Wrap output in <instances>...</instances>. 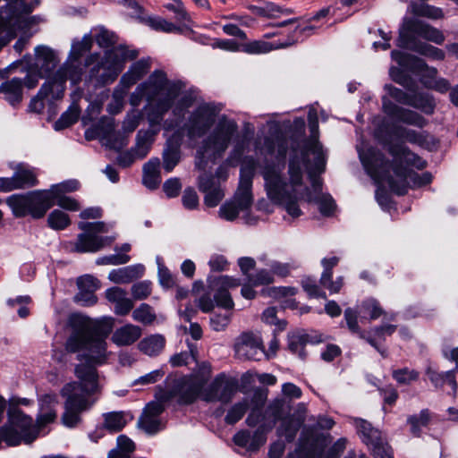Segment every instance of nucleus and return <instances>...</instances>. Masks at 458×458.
I'll return each mask as SVG.
<instances>
[{"mask_svg":"<svg viewBox=\"0 0 458 458\" xmlns=\"http://www.w3.org/2000/svg\"><path fill=\"white\" fill-rule=\"evenodd\" d=\"M411 13L417 16L427 17L432 20L444 18V13L441 8L427 4H412L411 5Z\"/></svg>","mask_w":458,"mask_h":458,"instance_id":"nucleus-41","label":"nucleus"},{"mask_svg":"<svg viewBox=\"0 0 458 458\" xmlns=\"http://www.w3.org/2000/svg\"><path fill=\"white\" fill-rule=\"evenodd\" d=\"M55 52L47 47L38 46L35 48L34 70L48 74L56 66Z\"/></svg>","mask_w":458,"mask_h":458,"instance_id":"nucleus-25","label":"nucleus"},{"mask_svg":"<svg viewBox=\"0 0 458 458\" xmlns=\"http://www.w3.org/2000/svg\"><path fill=\"white\" fill-rule=\"evenodd\" d=\"M71 224L70 216L60 209L53 210L47 217V225L54 230H64Z\"/></svg>","mask_w":458,"mask_h":458,"instance_id":"nucleus-43","label":"nucleus"},{"mask_svg":"<svg viewBox=\"0 0 458 458\" xmlns=\"http://www.w3.org/2000/svg\"><path fill=\"white\" fill-rule=\"evenodd\" d=\"M106 298L114 305V311L120 316L127 315L133 308V301L128 297L125 290L111 287L105 293Z\"/></svg>","mask_w":458,"mask_h":458,"instance_id":"nucleus-22","label":"nucleus"},{"mask_svg":"<svg viewBox=\"0 0 458 458\" xmlns=\"http://www.w3.org/2000/svg\"><path fill=\"white\" fill-rule=\"evenodd\" d=\"M411 34H416L437 45H442L445 41V36L438 29L421 21L405 19L399 31L397 46L399 47H408L409 44L416 42Z\"/></svg>","mask_w":458,"mask_h":458,"instance_id":"nucleus-13","label":"nucleus"},{"mask_svg":"<svg viewBox=\"0 0 458 458\" xmlns=\"http://www.w3.org/2000/svg\"><path fill=\"white\" fill-rule=\"evenodd\" d=\"M127 89L123 87H117L114 93L112 102L108 105V110L112 114L119 113L123 106V97Z\"/></svg>","mask_w":458,"mask_h":458,"instance_id":"nucleus-64","label":"nucleus"},{"mask_svg":"<svg viewBox=\"0 0 458 458\" xmlns=\"http://www.w3.org/2000/svg\"><path fill=\"white\" fill-rule=\"evenodd\" d=\"M267 265L271 269L274 276L280 277L289 276L291 271L298 267L294 262H281L278 260H269Z\"/></svg>","mask_w":458,"mask_h":458,"instance_id":"nucleus-50","label":"nucleus"},{"mask_svg":"<svg viewBox=\"0 0 458 458\" xmlns=\"http://www.w3.org/2000/svg\"><path fill=\"white\" fill-rule=\"evenodd\" d=\"M65 78L59 77L55 73V77L45 82L38 94L30 100L29 109L34 113H41L47 103L52 107L54 101L63 98L65 90Z\"/></svg>","mask_w":458,"mask_h":458,"instance_id":"nucleus-14","label":"nucleus"},{"mask_svg":"<svg viewBox=\"0 0 458 458\" xmlns=\"http://www.w3.org/2000/svg\"><path fill=\"white\" fill-rule=\"evenodd\" d=\"M138 51L118 46L105 52L100 62L91 69V77H96L101 84L112 83L123 71L127 61L137 57Z\"/></svg>","mask_w":458,"mask_h":458,"instance_id":"nucleus-10","label":"nucleus"},{"mask_svg":"<svg viewBox=\"0 0 458 458\" xmlns=\"http://www.w3.org/2000/svg\"><path fill=\"white\" fill-rule=\"evenodd\" d=\"M312 27L307 26L305 28H298L295 27L293 30V35L290 36L287 40L284 42L278 43H270L263 40H254L249 43H246L242 46V51L247 54L251 55H260L267 54L272 50L285 48L294 45L299 40V36L306 31L311 30Z\"/></svg>","mask_w":458,"mask_h":458,"instance_id":"nucleus-17","label":"nucleus"},{"mask_svg":"<svg viewBox=\"0 0 458 458\" xmlns=\"http://www.w3.org/2000/svg\"><path fill=\"white\" fill-rule=\"evenodd\" d=\"M382 106L387 115L400 122L420 128L426 124V120L418 113L397 106L392 101H389L386 97H382Z\"/></svg>","mask_w":458,"mask_h":458,"instance_id":"nucleus-18","label":"nucleus"},{"mask_svg":"<svg viewBox=\"0 0 458 458\" xmlns=\"http://www.w3.org/2000/svg\"><path fill=\"white\" fill-rule=\"evenodd\" d=\"M145 267L141 264L113 269L108 275V279L115 284H128L143 276Z\"/></svg>","mask_w":458,"mask_h":458,"instance_id":"nucleus-26","label":"nucleus"},{"mask_svg":"<svg viewBox=\"0 0 458 458\" xmlns=\"http://www.w3.org/2000/svg\"><path fill=\"white\" fill-rule=\"evenodd\" d=\"M408 106L420 109L426 114H431L434 110L433 100L428 96L422 94L411 96Z\"/></svg>","mask_w":458,"mask_h":458,"instance_id":"nucleus-53","label":"nucleus"},{"mask_svg":"<svg viewBox=\"0 0 458 458\" xmlns=\"http://www.w3.org/2000/svg\"><path fill=\"white\" fill-rule=\"evenodd\" d=\"M6 408L5 399L0 395V421ZM37 438L32 418L25 415L17 407L11 406L8 410V421L0 428V443L4 442L10 446L21 443L30 444Z\"/></svg>","mask_w":458,"mask_h":458,"instance_id":"nucleus-7","label":"nucleus"},{"mask_svg":"<svg viewBox=\"0 0 458 458\" xmlns=\"http://www.w3.org/2000/svg\"><path fill=\"white\" fill-rule=\"evenodd\" d=\"M132 318L135 321L149 325L156 319V315L149 305L142 303L133 310Z\"/></svg>","mask_w":458,"mask_h":458,"instance_id":"nucleus-51","label":"nucleus"},{"mask_svg":"<svg viewBox=\"0 0 458 458\" xmlns=\"http://www.w3.org/2000/svg\"><path fill=\"white\" fill-rule=\"evenodd\" d=\"M142 335L141 328L133 324H126L114 330L111 340L117 346H128L137 342Z\"/></svg>","mask_w":458,"mask_h":458,"instance_id":"nucleus-24","label":"nucleus"},{"mask_svg":"<svg viewBox=\"0 0 458 458\" xmlns=\"http://www.w3.org/2000/svg\"><path fill=\"white\" fill-rule=\"evenodd\" d=\"M232 310H225V313H214L209 319L210 327L216 332L225 331L232 319Z\"/></svg>","mask_w":458,"mask_h":458,"instance_id":"nucleus-47","label":"nucleus"},{"mask_svg":"<svg viewBox=\"0 0 458 458\" xmlns=\"http://www.w3.org/2000/svg\"><path fill=\"white\" fill-rule=\"evenodd\" d=\"M146 23L155 30H159L166 33L181 31L180 27L159 16L148 17L146 20Z\"/></svg>","mask_w":458,"mask_h":458,"instance_id":"nucleus-44","label":"nucleus"},{"mask_svg":"<svg viewBox=\"0 0 458 458\" xmlns=\"http://www.w3.org/2000/svg\"><path fill=\"white\" fill-rule=\"evenodd\" d=\"M65 350L77 353L78 359L86 363L75 368L79 382L68 383L61 390L65 398L62 421L64 426L73 428L80 423L81 413L94 403L89 399L98 387L94 366L105 363L108 352L105 337L98 333L96 323L82 316L72 318V332L66 340Z\"/></svg>","mask_w":458,"mask_h":458,"instance_id":"nucleus-2","label":"nucleus"},{"mask_svg":"<svg viewBox=\"0 0 458 458\" xmlns=\"http://www.w3.org/2000/svg\"><path fill=\"white\" fill-rule=\"evenodd\" d=\"M391 57L401 67L408 69L413 72H421V81L426 78L428 80H436L437 77V70L434 67H429L420 58L412 55L406 54L398 50L391 52Z\"/></svg>","mask_w":458,"mask_h":458,"instance_id":"nucleus-16","label":"nucleus"},{"mask_svg":"<svg viewBox=\"0 0 458 458\" xmlns=\"http://www.w3.org/2000/svg\"><path fill=\"white\" fill-rule=\"evenodd\" d=\"M80 114L81 110L79 106L75 104H72L54 123V129L55 131H61L71 126L77 122Z\"/></svg>","mask_w":458,"mask_h":458,"instance_id":"nucleus-40","label":"nucleus"},{"mask_svg":"<svg viewBox=\"0 0 458 458\" xmlns=\"http://www.w3.org/2000/svg\"><path fill=\"white\" fill-rule=\"evenodd\" d=\"M146 105L143 112L151 128L160 126L165 114L173 107L174 115H182L192 107L197 96L192 92L183 91L179 82L171 81L162 71L153 72L148 79L140 83L130 95L129 103L140 106L143 100Z\"/></svg>","mask_w":458,"mask_h":458,"instance_id":"nucleus-4","label":"nucleus"},{"mask_svg":"<svg viewBox=\"0 0 458 458\" xmlns=\"http://www.w3.org/2000/svg\"><path fill=\"white\" fill-rule=\"evenodd\" d=\"M308 342L307 336L300 334H293L288 337V346L290 351L297 354L301 359L306 357L304 347Z\"/></svg>","mask_w":458,"mask_h":458,"instance_id":"nucleus-48","label":"nucleus"},{"mask_svg":"<svg viewBox=\"0 0 458 458\" xmlns=\"http://www.w3.org/2000/svg\"><path fill=\"white\" fill-rule=\"evenodd\" d=\"M6 203L16 217L29 216L30 192L25 194H13L6 199Z\"/></svg>","mask_w":458,"mask_h":458,"instance_id":"nucleus-35","label":"nucleus"},{"mask_svg":"<svg viewBox=\"0 0 458 458\" xmlns=\"http://www.w3.org/2000/svg\"><path fill=\"white\" fill-rule=\"evenodd\" d=\"M157 131L158 130H140L138 131L135 147L131 148L136 158L142 159L148 155L154 140V134L157 133Z\"/></svg>","mask_w":458,"mask_h":458,"instance_id":"nucleus-32","label":"nucleus"},{"mask_svg":"<svg viewBox=\"0 0 458 458\" xmlns=\"http://www.w3.org/2000/svg\"><path fill=\"white\" fill-rule=\"evenodd\" d=\"M249 407L248 400H243L234 404L227 412L225 420L228 424H234L239 421Z\"/></svg>","mask_w":458,"mask_h":458,"instance_id":"nucleus-55","label":"nucleus"},{"mask_svg":"<svg viewBox=\"0 0 458 458\" xmlns=\"http://www.w3.org/2000/svg\"><path fill=\"white\" fill-rule=\"evenodd\" d=\"M360 159L367 174L374 180L378 186L387 184L391 191L398 195H403L407 191V178L411 177L415 184L420 186L428 183L431 181L429 174L425 173L421 176L408 173L407 169L402 167L403 164L423 169L426 162L417 155L411 152L403 144L393 146L389 151L396 164L392 169L395 179L391 174V169L388 163L385 162L382 155L374 148H365L363 146L357 147Z\"/></svg>","mask_w":458,"mask_h":458,"instance_id":"nucleus-5","label":"nucleus"},{"mask_svg":"<svg viewBox=\"0 0 458 458\" xmlns=\"http://www.w3.org/2000/svg\"><path fill=\"white\" fill-rule=\"evenodd\" d=\"M149 70V64L147 60H140L131 64L130 69L122 76L119 87L128 89L140 81Z\"/></svg>","mask_w":458,"mask_h":458,"instance_id":"nucleus-27","label":"nucleus"},{"mask_svg":"<svg viewBox=\"0 0 458 458\" xmlns=\"http://www.w3.org/2000/svg\"><path fill=\"white\" fill-rule=\"evenodd\" d=\"M54 204L51 192L48 190L30 191L29 216L33 218H41Z\"/></svg>","mask_w":458,"mask_h":458,"instance_id":"nucleus-21","label":"nucleus"},{"mask_svg":"<svg viewBox=\"0 0 458 458\" xmlns=\"http://www.w3.org/2000/svg\"><path fill=\"white\" fill-rule=\"evenodd\" d=\"M141 428L148 434H155L162 428L159 418L152 417L143 413L138 422Z\"/></svg>","mask_w":458,"mask_h":458,"instance_id":"nucleus-57","label":"nucleus"},{"mask_svg":"<svg viewBox=\"0 0 458 458\" xmlns=\"http://www.w3.org/2000/svg\"><path fill=\"white\" fill-rule=\"evenodd\" d=\"M344 318L351 332L357 334L360 338L365 339L370 345L375 347L382 355H384V351L380 350L378 346H377L375 339L369 335V334L366 335L360 331L358 325V315L354 310L351 308L346 309L344 311Z\"/></svg>","mask_w":458,"mask_h":458,"instance_id":"nucleus-37","label":"nucleus"},{"mask_svg":"<svg viewBox=\"0 0 458 458\" xmlns=\"http://www.w3.org/2000/svg\"><path fill=\"white\" fill-rule=\"evenodd\" d=\"M79 229L82 231L78 234L74 242H72V251L79 253L98 252L109 246L115 240L114 235L102 236L109 232V225L103 222H80Z\"/></svg>","mask_w":458,"mask_h":458,"instance_id":"nucleus-11","label":"nucleus"},{"mask_svg":"<svg viewBox=\"0 0 458 458\" xmlns=\"http://www.w3.org/2000/svg\"><path fill=\"white\" fill-rule=\"evenodd\" d=\"M214 301L217 307L223 308L225 310H233L234 302L229 292L225 289H221L217 286V289L214 294Z\"/></svg>","mask_w":458,"mask_h":458,"instance_id":"nucleus-59","label":"nucleus"},{"mask_svg":"<svg viewBox=\"0 0 458 458\" xmlns=\"http://www.w3.org/2000/svg\"><path fill=\"white\" fill-rule=\"evenodd\" d=\"M132 420V416L124 411H111L104 414V428L111 432L122 430Z\"/></svg>","mask_w":458,"mask_h":458,"instance_id":"nucleus-33","label":"nucleus"},{"mask_svg":"<svg viewBox=\"0 0 458 458\" xmlns=\"http://www.w3.org/2000/svg\"><path fill=\"white\" fill-rule=\"evenodd\" d=\"M392 376L397 383L401 385H410L418 380L420 373L415 369L403 368L393 370Z\"/></svg>","mask_w":458,"mask_h":458,"instance_id":"nucleus-52","label":"nucleus"},{"mask_svg":"<svg viewBox=\"0 0 458 458\" xmlns=\"http://www.w3.org/2000/svg\"><path fill=\"white\" fill-rule=\"evenodd\" d=\"M199 188L206 193L204 201L208 207H216L225 197V192L219 185H216L213 178L204 174L199 178Z\"/></svg>","mask_w":458,"mask_h":458,"instance_id":"nucleus-23","label":"nucleus"},{"mask_svg":"<svg viewBox=\"0 0 458 458\" xmlns=\"http://www.w3.org/2000/svg\"><path fill=\"white\" fill-rule=\"evenodd\" d=\"M284 405V401L280 399H276L271 403L269 406V411H271L274 416V420L268 424L267 428L263 424L259 427L253 434H250V451L258 450L266 443L267 433L274 427L278 420H281Z\"/></svg>","mask_w":458,"mask_h":458,"instance_id":"nucleus-19","label":"nucleus"},{"mask_svg":"<svg viewBox=\"0 0 458 458\" xmlns=\"http://www.w3.org/2000/svg\"><path fill=\"white\" fill-rule=\"evenodd\" d=\"M156 262L158 268V280L162 286L170 288L175 284V279L170 270L164 265L161 257L156 258Z\"/></svg>","mask_w":458,"mask_h":458,"instance_id":"nucleus-54","label":"nucleus"},{"mask_svg":"<svg viewBox=\"0 0 458 458\" xmlns=\"http://www.w3.org/2000/svg\"><path fill=\"white\" fill-rule=\"evenodd\" d=\"M235 355L241 360H260L263 356L269 358L266 353L260 336L253 333H242L234 343Z\"/></svg>","mask_w":458,"mask_h":458,"instance_id":"nucleus-15","label":"nucleus"},{"mask_svg":"<svg viewBox=\"0 0 458 458\" xmlns=\"http://www.w3.org/2000/svg\"><path fill=\"white\" fill-rule=\"evenodd\" d=\"M165 344V337L161 335L157 334L143 338L139 343L138 347L140 351L142 352L144 354L148 356H156L163 351Z\"/></svg>","mask_w":458,"mask_h":458,"instance_id":"nucleus-34","label":"nucleus"},{"mask_svg":"<svg viewBox=\"0 0 458 458\" xmlns=\"http://www.w3.org/2000/svg\"><path fill=\"white\" fill-rule=\"evenodd\" d=\"M93 45V35L85 34L81 38H74L72 41L71 50L67 62L57 71L59 77L70 80L76 84L81 80L82 68L81 67V57L89 52Z\"/></svg>","mask_w":458,"mask_h":458,"instance_id":"nucleus-12","label":"nucleus"},{"mask_svg":"<svg viewBox=\"0 0 458 458\" xmlns=\"http://www.w3.org/2000/svg\"><path fill=\"white\" fill-rule=\"evenodd\" d=\"M13 174L19 189L33 187L38 183L35 169L29 165H20Z\"/></svg>","mask_w":458,"mask_h":458,"instance_id":"nucleus-36","label":"nucleus"},{"mask_svg":"<svg viewBox=\"0 0 458 458\" xmlns=\"http://www.w3.org/2000/svg\"><path fill=\"white\" fill-rule=\"evenodd\" d=\"M332 272H323L321 278H320V284L327 289L329 290L330 293H337L341 290L344 280L343 277L340 276L336 278L335 281L332 280Z\"/></svg>","mask_w":458,"mask_h":458,"instance_id":"nucleus-61","label":"nucleus"},{"mask_svg":"<svg viewBox=\"0 0 458 458\" xmlns=\"http://www.w3.org/2000/svg\"><path fill=\"white\" fill-rule=\"evenodd\" d=\"M79 188L80 182L72 179L52 185L48 191L51 192L53 200L55 201V197L66 196V193L75 191Z\"/></svg>","mask_w":458,"mask_h":458,"instance_id":"nucleus-46","label":"nucleus"},{"mask_svg":"<svg viewBox=\"0 0 458 458\" xmlns=\"http://www.w3.org/2000/svg\"><path fill=\"white\" fill-rule=\"evenodd\" d=\"M97 33L93 37L95 38L97 44L102 48H107L115 44V35L104 29V28H97L94 30Z\"/></svg>","mask_w":458,"mask_h":458,"instance_id":"nucleus-56","label":"nucleus"},{"mask_svg":"<svg viewBox=\"0 0 458 458\" xmlns=\"http://www.w3.org/2000/svg\"><path fill=\"white\" fill-rule=\"evenodd\" d=\"M256 399H257L255 401L256 403L251 408V411L246 420V423L250 427H255L259 421H261L262 420H266L267 417L274 419V416L272 415L271 411H269V408L267 410L265 415L261 414V411H260L259 403H261V404L263 403V402H264L263 396L261 394H259V396L256 397ZM252 403H254V400H252ZM273 420H272V421Z\"/></svg>","mask_w":458,"mask_h":458,"instance_id":"nucleus-42","label":"nucleus"},{"mask_svg":"<svg viewBox=\"0 0 458 458\" xmlns=\"http://www.w3.org/2000/svg\"><path fill=\"white\" fill-rule=\"evenodd\" d=\"M57 396L54 394H47L39 398V412L37 418V425L34 427L37 436L38 428L53 422L56 418Z\"/></svg>","mask_w":458,"mask_h":458,"instance_id":"nucleus-20","label":"nucleus"},{"mask_svg":"<svg viewBox=\"0 0 458 458\" xmlns=\"http://www.w3.org/2000/svg\"><path fill=\"white\" fill-rule=\"evenodd\" d=\"M298 410L300 415L297 419L285 418L283 419L282 425L278 428L280 435L284 436L288 441H292L303 422V414L306 413L307 408L304 403H299Z\"/></svg>","mask_w":458,"mask_h":458,"instance_id":"nucleus-29","label":"nucleus"},{"mask_svg":"<svg viewBox=\"0 0 458 458\" xmlns=\"http://www.w3.org/2000/svg\"><path fill=\"white\" fill-rule=\"evenodd\" d=\"M407 48L432 60L441 61L444 60L445 56L442 49L425 42H411Z\"/></svg>","mask_w":458,"mask_h":458,"instance_id":"nucleus-38","label":"nucleus"},{"mask_svg":"<svg viewBox=\"0 0 458 458\" xmlns=\"http://www.w3.org/2000/svg\"><path fill=\"white\" fill-rule=\"evenodd\" d=\"M252 10L254 13L268 17V18H275L283 12V10L278 6L277 4L274 3H266L260 6H253Z\"/></svg>","mask_w":458,"mask_h":458,"instance_id":"nucleus-63","label":"nucleus"},{"mask_svg":"<svg viewBox=\"0 0 458 458\" xmlns=\"http://www.w3.org/2000/svg\"><path fill=\"white\" fill-rule=\"evenodd\" d=\"M360 313L369 315L370 319H377L383 314V310L377 301L369 299L360 306Z\"/></svg>","mask_w":458,"mask_h":458,"instance_id":"nucleus-62","label":"nucleus"},{"mask_svg":"<svg viewBox=\"0 0 458 458\" xmlns=\"http://www.w3.org/2000/svg\"><path fill=\"white\" fill-rule=\"evenodd\" d=\"M134 109L130 111L123 123V131L124 133L132 132L140 124L143 118L142 111L137 109L138 106H131Z\"/></svg>","mask_w":458,"mask_h":458,"instance_id":"nucleus-49","label":"nucleus"},{"mask_svg":"<svg viewBox=\"0 0 458 458\" xmlns=\"http://www.w3.org/2000/svg\"><path fill=\"white\" fill-rule=\"evenodd\" d=\"M23 81L19 78L7 80L0 84V94L11 105L20 103L22 99Z\"/></svg>","mask_w":458,"mask_h":458,"instance_id":"nucleus-28","label":"nucleus"},{"mask_svg":"<svg viewBox=\"0 0 458 458\" xmlns=\"http://www.w3.org/2000/svg\"><path fill=\"white\" fill-rule=\"evenodd\" d=\"M354 425L360 434L362 441L369 445L371 442L377 443L378 438L381 437V433L374 428L370 423L361 419H355Z\"/></svg>","mask_w":458,"mask_h":458,"instance_id":"nucleus-39","label":"nucleus"},{"mask_svg":"<svg viewBox=\"0 0 458 458\" xmlns=\"http://www.w3.org/2000/svg\"><path fill=\"white\" fill-rule=\"evenodd\" d=\"M308 120L310 140L300 151L293 149L287 172L283 163H267L261 170L267 198L293 218L302 215L301 206L305 201L317 203L324 216H330L335 209L333 199L320 192L321 182L317 177L325 169L326 157L318 141V119L314 106L309 110Z\"/></svg>","mask_w":458,"mask_h":458,"instance_id":"nucleus-1","label":"nucleus"},{"mask_svg":"<svg viewBox=\"0 0 458 458\" xmlns=\"http://www.w3.org/2000/svg\"><path fill=\"white\" fill-rule=\"evenodd\" d=\"M249 281L254 286L269 284L275 281V276L270 268H262L258 270L254 275L250 276L249 277Z\"/></svg>","mask_w":458,"mask_h":458,"instance_id":"nucleus-60","label":"nucleus"},{"mask_svg":"<svg viewBox=\"0 0 458 458\" xmlns=\"http://www.w3.org/2000/svg\"><path fill=\"white\" fill-rule=\"evenodd\" d=\"M31 299L29 295L24 296H18L13 299H9L7 301V304L11 308H16L17 307V312L18 315L24 318L28 317L30 310L28 308V305L30 303Z\"/></svg>","mask_w":458,"mask_h":458,"instance_id":"nucleus-58","label":"nucleus"},{"mask_svg":"<svg viewBox=\"0 0 458 458\" xmlns=\"http://www.w3.org/2000/svg\"><path fill=\"white\" fill-rule=\"evenodd\" d=\"M180 139L171 138L163 152V167L165 172L170 173L177 165L181 159Z\"/></svg>","mask_w":458,"mask_h":458,"instance_id":"nucleus-30","label":"nucleus"},{"mask_svg":"<svg viewBox=\"0 0 458 458\" xmlns=\"http://www.w3.org/2000/svg\"><path fill=\"white\" fill-rule=\"evenodd\" d=\"M200 376H191L182 379L179 393L181 400L185 403L193 402L199 394L208 402L221 401L227 403L231 400L235 386L225 377L218 375L210 386L201 391L210 374L209 366H204Z\"/></svg>","mask_w":458,"mask_h":458,"instance_id":"nucleus-6","label":"nucleus"},{"mask_svg":"<svg viewBox=\"0 0 458 458\" xmlns=\"http://www.w3.org/2000/svg\"><path fill=\"white\" fill-rule=\"evenodd\" d=\"M218 113L215 106L202 103L190 114L184 124L190 140L202 137L214 125L197 149L195 166L199 170L221 158L238 136L237 123L226 115L218 116Z\"/></svg>","mask_w":458,"mask_h":458,"instance_id":"nucleus-3","label":"nucleus"},{"mask_svg":"<svg viewBox=\"0 0 458 458\" xmlns=\"http://www.w3.org/2000/svg\"><path fill=\"white\" fill-rule=\"evenodd\" d=\"M253 171V162L250 165L247 164L242 165L239 188L233 198L220 207L218 211L219 217L226 221H233L242 214L246 223L250 224L252 222L249 212L252 205L250 189Z\"/></svg>","mask_w":458,"mask_h":458,"instance_id":"nucleus-8","label":"nucleus"},{"mask_svg":"<svg viewBox=\"0 0 458 458\" xmlns=\"http://www.w3.org/2000/svg\"><path fill=\"white\" fill-rule=\"evenodd\" d=\"M160 161L158 158H151L143 166V184L148 189H156L161 182L159 172Z\"/></svg>","mask_w":458,"mask_h":458,"instance_id":"nucleus-31","label":"nucleus"},{"mask_svg":"<svg viewBox=\"0 0 458 458\" xmlns=\"http://www.w3.org/2000/svg\"><path fill=\"white\" fill-rule=\"evenodd\" d=\"M430 414L428 410H423L418 415L411 416L408 423L411 425V431L414 436H420L421 430L430 420Z\"/></svg>","mask_w":458,"mask_h":458,"instance_id":"nucleus-45","label":"nucleus"},{"mask_svg":"<svg viewBox=\"0 0 458 458\" xmlns=\"http://www.w3.org/2000/svg\"><path fill=\"white\" fill-rule=\"evenodd\" d=\"M4 1L5 4L0 8V49L16 36L18 30L28 27L25 15L38 4V0L35 4H26L24 0Z\"/></svg>","mask_w":458,"mask_h":458,"instance_id":"nucleus-9","label":"nucleus"}]
</instances>
